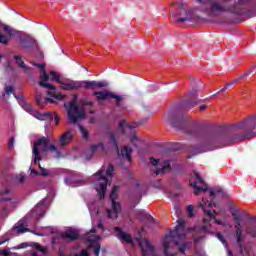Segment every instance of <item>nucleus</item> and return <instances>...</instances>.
<instances>
[{
  "label": "nucleus",
  "mask_w": 256,
  "mask_h": 256,
  "mask_svg": "<svg viewBox=\"0 0 256 256\" xmlns=\"http://www.w3.org/2000/svg\"><path fill=\"white\" fill-rule=\"evenodd\" d=\"M78 129H79L83 139H85V141H87V139H89V131H87V129H85V127H83L82 125H78Z\"/></svg>",
  "instance_id": "f704fd0d"
},
{
  "label": "nucleus",
  "mask_w": 256,
  "mask_h": 256,
  "mask_svg": "<svg viewBox=\"0 0 256 256\" xmlns=\"http://www.w3.org/2000/svg\"><path fill=\"white\" fill-rule=\"evenodd\" d=\"M40 171L38 172L41 177H49V170L43 168L41 164H38Z\"/></svg>",
  "instance_id": "ea45409f"
},
{
  "label": "nucleus",
  "mask_w": 256,
  "mask_h": 256,
  "mask_svg": "<svg viewBox=\"0 0 256 256\" xmlns=\"http://www.w3.org/2000/svg\"><path fill=\"white\" fill-rule=\"evenodd\" d=\"M44 103H55V100H53L52 98H45Z\"/></svg>",
  "instance_id": "052dcab7"
},
{
  "label": "nucleus",
  "mask_w": 256,
  "mask_h": 256,
  "mask_svg": "<svg viewBox=\"0 0 256 256\" xmlns=\"http://www.w3.org/2000/svg\"><path fill=\"white\" fill-rule=\"evenodd\" d=\"M63 91H73L75 89H81V81H70L68 83H60Z\"/></svg>",
  "instance_id": "aec40b11"
},
{
  "label": "nucleus",
  "mask_w": 256,
  "mask_h": 256,
  "mask_svg": "<svg viewBox=\"0 0 256 256\" xmlns=\"http://www.w3.org/2000/svg\"><path fill=\"white\" fill-rule=\"evenodd\" d=\"M110 99H114L115 107H117V109H120V111H123V109H125V106H123V101H125V96L117 95L115 94V92H112Z\"/></svg>",
  "instance_id": "5701e85b"
},
{
  "label": "nucleus",
  "mask_w": 256,
  "mask_h": 256,
  "mask_svg": "<svg viewBox=\"0 0 256 256\" xmlns=\"http://www.w3.org/2000/svg\"><path fill=\"white\" fill-rule=\"evenodd\" d=\"M55 121L56 125H59V115L55 112H45L44 121Z\"/></svg>",
  "instance_id": "a878e982"
},
{
  "label": "nucleus",
  "mask_w": 256,
  "mask_h": 256,
  "mask_svg": "<svg viewBox=\"0 0 256 256\" xmlns=\"http://www.w3.org/2000/svg\"><path fill=\"white\" fill-rule=\"evenodd\" d=\"M199 207L204 211V215H207L209 219H215V213H217L215 210H207L205 207H207V202L201 203L199 202Z\"/></svg>",
  "instance_id": "bb28decb"
},
{
  "label": "nucleus",
  "mask_w": 256,
  "mask_h": 256,
  "mask_svg": "<svg viewBox=\"0 0 256 256\" xmlns=\"http://www.w3.org/2000/svg\"><path fill=\"white\" fill-rule=\"evenodd\" d=\"M189 96L191 97L189 100H185L184 102H182L183 109H193V107L197 105V90H192L189 93Z\"/></svg>",
  "instance_id": "f3484780"
},
{
  "label": "nucleus",
  "mask_w": 256,
  "mask_h": 256,
  "mask_svg": "<svg viewBox=\"0 0 256 256\" xmlns=\"http://www.w3.org/2000/svg\"><path fill=\"white\" fill-rule=\"evenodd\" d=\"M191 116L176 115L172 118L171 126L178 131H182L190 137H199L201 134V124L198 122H190Z\"/></svg>",
  "instance_id": "f03ea898"
},
{
  "label": "nucleus",
  "mask_w": 256,
  "mask_h": 256,
  "mask_svg": "<svg viewBox=\"0 0 256 256\" xmlns=\"http://www.w3.org/2000/svg\"><path fill=\"white\" fill-rule=\"evenodd\" d=\"M13 145H15V138H11L8 142V149H13Z\"/></svg>",
  "instance_id": "6e6d98bb"
},
{
  "label": "nucleus",
  "mask_w": 256,
  "mask_h": 256,
  "mask_svg": "<svg viewBox=\"0 0 256 256\" xmlns=\"http://www.w3.org/2000/svg\"><path fill=\"white\" fill-rule=\"evenodd\" d=\"M167 169H171V161L170 160H165L163 163L162 168L155 170V175H163Z\"/></svg>",
  "instance_id": "cd10ccee"
},
{
  "label": "nucleus",
  "mask_w": 256,
  "mask_h": 256,
  "mask_svg": "<svg viewBox=\"0 0 256 256\" xmlns=\"http://www.w3.org/2000/svg\"><path fill=\"white\" fill-rule=\"evenodd\" d=\"M59 141H60V145H62V147H65V145H69V143H71L73 141V133L71 132V130L64 132L60 136Z\"/></svg>",
  "instance_id": "4be33fe9"
},
{
  "label": "nucleus",
  "mask_w": 256,
  "mask_h": 256,
  "mask_svg": "<svg viewBox=\"0 0 256 256\" xmlns=\"http://www.w3.org/2000/svg\"><path fill=\"white\" fill-rule=\"evenodd\" d=\"M187 211H188V217H193V206L192 205H189L187 207Z\"/></svg>",
  "instance_id": "5fc2aeb1"
},
{
  "label": "nucleus",
  "mask_w": 256,
  "mask_h": 256,
  "mask_svg": "<svg viewBox=\"0 0 256 256\" xmlns=\"http://www.w3.org/2000/svg\"><path fill=\"white\" fill-rule=\"evenodd\" d=\"M48 151H52L53 153H55L57 151V146L51 144L50 146H48Z\"/></svg>",
  "instance_id": "4d7b16f0"
},
{
  "label": "nucleus",
  "mask_w": 256,
  "mask_h": 256,
  "mask_svg": "<svg viewBox=\"0 0 256 256\" xmlns=\"http://www.w3.org/2000/svg\"><path fill=\"white\" fill-rule=\"evenodd\" d=\"M14 59L16 61V64L20 69H23L24 72H26L28 75L31 73V67L27 66L23 59L21 58V55H14Z\"/></svg>",
  "instance_id": "b1692460"
},
{
  "label": "nucleus",
  "mask_w": 256,
  "mask_h": 256,
  "mask_svg": "<svg viewBox=\"0 0 256 256\" xmlns=\"http://www.w3.org/2000/svg\"><path fill=\"white\" fill-rule=\"evenodd\" d=\"M227 256H235V255H233V251H231V249H227Z\"/></svg>",
  "instance_id": "774afa93"
},
{
  "label": "nucleus",
  "mask_w": 256,
  "mask_h": 256,
  "mask_svg": "<svg viewBox=\"0 0 256 256\" xmlns=\"http://www.w3.org/2000/svg\"><path fill=\"white\" fill-rule=\"evenodd\" d=\"M139 141V138L137 137V134L135 132H132L131 136H130V143H132V145H134V147H139L137 145V142Z\"/></svg>",
  "instance_id": "4c0bfd02"
},
{
  "label": "nucleus",
  "mask_w": 256,
  "mask_h": 256,
  "mask_svg": "<svg viewBox=\"0 0 256 256\" xmlns=\"http://www.w3.org/2000/svg\"><path fill=\"white\" fill-rule=\"evenodd\" d=\"M198 2L201 11L206 13L208 17H216L221 13H232L233 15H243L244 13L240 4L229 6L225 0H198Z\"/></svg>",
  "instance_id": "f257e3e1"
},
{
  "label": "nucleus",
  "mask_w": 256,
  "mask_h": 256,
  "mask_svg": "<svg viewBox=\"0 0 256 256\" xmlns=\"http://www.w3.org/2000/svg\"><path fill=\"white\" fill-rule=\"evenodd\" d=\"M253 69H256V65L252 67V70H248L247 72H245L243 75H241L239 77V79H245V77H248V75H251V73H253Z\"/></svg>",
  "instance_id": "49530a36"
},
{
  "label": "nucleus",
  "mask_w": 256,
  "mask_h": 256,
  "mask_svg": "<svg viewBox=\"0 0 256 256\" xmlns=\"http://www.w3.org/2000/svg\"><path fill=\"white\" fill-rule=\"evenodd\" d=\"M178 251H180V253H182L183 255H185V251H187V244L186 243H182L179 248Z\"/></svg>",
  "instance_id": "a18cd8bd"
},
{
  "label": "nucleus",
  "mask_w": 256,
  "mask_h": 256,
  "mask_svg": "<svg viewBox=\"0 0 256 256\" xmlns=\"http://www.w3.org/2000/svg\"><path fill=\"white\" fill-rule=\"evenodd\" d=\"M123 127H127L128 129H135L137 126L136 124H129L126 120H122L119 123V129L122 132L123 135H127V132L123 129Z\"/></svg>",
  "instance_id": "c85d7f7f"
},
{
  "label": "nucleus",
  "mask_w": 256,
  "mask_h": 256,
  "mask_svg": "<svg viewBox=\"0 0 256 256\" xmlns=\"http://www.w3.org/2000/svg\"><path fill=\"white\" fill-rule=\"evenodd\" d=\"M95 175L98 177V181H102L100 182L99 188H97L96 191L100 199H103L105 197V193H107V183H109V180L101 170H99Z\"/></svg>",
  "instance_id": "4468645a"
},
{
  "label": "nucleus",
  "mask_w": 256,
  "mask_h": 256,
  "mask_svg": "<svg viewBox=\"0 0 256 256\" xmlns=\"http://www.w3.org/2000/svg\"><path fill=\"white\" fill-rule=\"evenodd\" d=\"M97 149H99V146L93 144L91 147H90V154H86V160L87 161H91V159H93V155L95 153V151H97Z\"/></svg>",
  "instance_id": "72a5a7b5"
},
{
  "label": "nucleus",
  "mask_w": 256,
  "mask_h": 256,
  "mask_svg": "<svg viewBox=\"0 0 256 256\" xmlns=\"http://www.w3.org/2000/svg\"><path fill=\"white\" fill-rule=\"evenodd\" d=\"M79 105H81L82 107H93V105H95V103L93 101H87V100H83V99H80L78 101Z\"/></svg>",
  "instance_id": "58836bf2"
},
{
  "label": "nucleus",
  "mask_w": 256,
  "mask_h": 256,
  "mask_svg": "<svg viewBox=\"0 0 256 256\" xmlns=\"http://www.w3.org/2000/svg\"><path fill=\"white\" fill-rule=\"evenodd\" d=\"M77 96H73L70 103H64V107L68 113V122L72 125L79 123V121L85 119L87 115V111L84 108H79L77 105Z\"/></svg>",
  "instance_id": "20e7f679"
},
{
  "label": "nucleus",
  "mask_w": 256,
  "mask_h": 256,
  "mask_svg": "<svg viewBox=\"0 0 256 256\" xmlns=\"http://www.w3.org/2000/svg\"><path fill=\"white\" fill-rule=\"evenodd\" d=\"M49 137L39 138L33 146L32 154L34 155V164L37 165V161H42L41 151H39V147H43V153H47L49 151Z\"/></svg>",
  "instance_id": "0eeeda50"
},
{
  "label": "nucleus",
  "mask_w": 256,
  "mask_h": 256,
  "mask_svg": "<svg viewBox=\"0 0 256 256\" xmlns=\"http://www.w3.org/2000/svg\"><path fill=\"white\" fill-rule=\"evenodd\" d=\"M232 217H234L235 225H234V237L236 243L239 247V255L240 256H251V247L245 246L243 242L245 241V235H243V227L241 226V216L233 211L231 213Z\"/></svg>",
  "instance_id": "7ed1b4c3"
},
{
  "label": "nucleus",
  "mask_w": 256,
  "mask_h": 256,
  "mask_svg": "<svg viewBox=\"0 0 256 256\" xmlns=\"http://www.w3.org/2000/svg\"><path fill=\"white\" fill-rule=\"evenodd\" d=\"M0 27H2L4 33H1L0 32V43L2 45H9V41H11V39H13V36L17 35V30L16 29H13V27L3 23L1 20H0Z\"/></svg>",
  "instance_id": "9d476101"
},
{
  "label": "nucleus",
  "mask_w": 256,
  "mask_h": 256,
  "mask_svg": "<svg viewBox=\"0 0 256 256\" xmlns=\"http://www.w3.org/2000/svg\"><path fill=\"white\" fill-rule=\"evenodd\" d=\"M109 83L107 81H95V80H84L80 81V89H87L90 91H94V89H103V87H108Z\"/></svg>",
  "instance_id": "ddd939ff"
},
{
  "label": "nucleus",
  "mask_w": 256,
  "mask_h": 256,
  "mask_svg": "<svg viewBox=\"0 0 256 256\" xmlns=\"http://www.w3.org/2000/svg\"><path fill=\"white\" fill-rule=\"evenodd\" d=\"M16 35L12 37H16V43L19 46V49H39V43L37 40L27 33H21V31L16 30Z\"/></svg>",
  "instance_id": "39448f33"
},
{
  "label": "nucleus",
  "mask_w": 256,
  "mask_h": 256,
  "mask_svg": "<svg viewBox=\"0 0 256 256\" xmlns=\"http://www.w3.org/2000/svg\"><path fill=\"white\" fill-rule=\"evenodd\" d=\"M209 195H210V197L212 198V199H215V191H213V190H209Z\"/></svg>",
  "instance_id": "69168bd1"
},
{
  "label": "nucleus",
  "mask_w": 256,
  "mask_h": 256,
  "mask_svg": "<svg viewBox=\"0 0 256 256\" xmlns=\"http://www.w3.org/2000/svg\"><path fill=\"white\" fill-rule=\"evenodd\" d=\"M114 231L115 233H117V239H119L120 241H124V243H128V245H133V238H131L130 234L123 232V230L118 226L114 228Z\"/></svg>",
  "instance_id": "a211bd4d"
},
{
  "label": "nucleus",
  "mask_w": 256,
  "mask_h": 256,
  "mask_svg": "<svg viewBox=\"0 0 256 256\" xmlns=\"http://www.w3.org/2000/svg\"><path fill=\"white\" fill-rule=\"evenodd\" d=\"M36 103L39 105V107H43V103H45V101H43L41 95H36Z\"/></svg>",
  "instance_id": "c03bdc74"
},
{
  "label": "nucleus",
  "mask_w": 256,
  "mask_h": 256,
  "mask_svg": "<svg viewBox=\"0 0 256 256\" xmlns=\"http://www.w3.org/2000/svg\"><path fill=\"white\" fill-rule=\"evenodd\" d=\"M140 249L142 252V256H157V252H155V247L151 245V242L145 238L137 239Z\"/></svg>",
  "instance_id": "f8f14e48"
},
{
  "label": "nucleus",
  "mask_w": 256,
  "mask_h": 256,
  "mask_svg": "<svg viewBox=\"0 0 256 256\" xmlns=\"http://www.w3.org/2000/svg\"><path fill=\"white\" fill-rule=\"evenodd\" d=\"M113 92L109 90L95 91L93 92V96L96 97L98 101H107L111 99V94Z\"/></svg>",
  "instance_id": "412c9836"
},
{
  "label": "nucleus",
  "mask_w": 256,
  "mask_h": 256,
  "mask_svg": "<svg viewBox=\"0 0 256 256\" xmlns=\"http://www.w3.org/2000/svg\"><path fill=\"white\" fill-rule=\"evenodd\" d=\"M49 81H56V83H61V76H59L57 72L51 71Z\"/></svg>",
  "instance_id": "473e14b6"
},
{
  "label": "nucleus",
  "mask_w": 256,
  "mask_h": 256,
  "mask_svg": "<svg viewBox=\"0 0 256 256\" xmlns=\"http://www.w3.org/2000/svg\"><path fill=\"white\" fill-rule=\"evenodd\" d=\"M177 223L178 225L175 229L170 230V237H172V239H179L180 241H183V239H185V221L178 219Z\"/></svg>",
  "instance_id": "2eb2a0df"
},
{
  "label": "nucleus",
  "mask_w": 256,
  "mask_h": 256,
  "mask_svg": "<svg viewBox=\"0 0 256 256\" xmlns=\"http://www.w3.org/2000/svg\"><path fill=\"white\" fill-rule=\"evenodd\" d=\"M61 239H68V241H77L80 239V235L79 233H77V230L76 229H69V230H66L65 232H63L61 235H60Z\"/></svg>",
  "instance_id": "6ab92c4d"
},
{
  "label": "nucleus",
  "mask_w": 256,
  "mask_h": 256,
  "mask_svg": "<svg viewBox=\"0 0 256 256\" xmlns=\"http://www.w3.org/2000/svg\"><path fill=\"white\" fill-rule=\"evenodd\" d=\"M137 217H139L141 220L146 219L147 221H153V216L143 211H138Z\"/></svg>",
  "instance_id": "7c9ffc66"
},
{
  "label": "nucleus",
  "mask_w": 256,
  "mask_h": 256,
  "mask_svg": "<svg viewBox=\"0 0 256 256\" xmlns=\"http://www.w3.org/2000/svg\"><path fill=\"white\" fill-rule=\"evenodd\" d=\"M97 147L101 149V151H105V144H103V142L98 143Z\"/></svg>",
  "instance_id": "bf43d9fd"
},
{
  "label": "nucleus",
  "mask_w": 256,
  "mask_h": 256,
  "mask_svg": "<svg viewBox=\"0 0 256 256\" xmlns=\"http://www.w3.org/2000/svg\"><path fill=\"white\" fill-rule=\"evenodd\" d=\"M193 176L195 177V181L190 183V187L195 189L194 194L199 195L201 191H203V193H207V191H209V188L207 187L205 180H203V178H201V176L197 172H193Z\"/></svg>",
  "instance_id": "9b49d317"
},
{
  "label": "nucleus",
  "mask_w": 256,
  "mask_h": 256,
  "mask_svg": "<svg viewBox=\"0 0 256 256\" xmlns=\"http://www.w3.org/2000/svg\"><path fill=\"white\" fill-rule=\"evenodd\" d=\"M0 255L9 256V251H7V250H2V251L0 252Z\"/></svg>",
  "instance_id": "0e129e2a"
},
{
  "label": "nucleus",
  "mask_w": 256,
  "mask_h": 256,
  "mask_svg": "<svg viewBox=\"0 0 256 256\" xmlns=\"http://www.w3.org/2000/svg\"><path fill=\"white\" fill-rule=\"evenodd\" d=\"M31 65L34 67H38V69L41 71L40 74V82H38V85L40 87H43L44 89H49L50 91H55V86L53 84H49V74L45 71L46 64H39L37 62H31Z\"/></svg>",
  "instance_id": "1a4fd4ad"
},
{
  "label": "nucleus",
  "mask_w": 256,
  "mask_h": 256,
  "mask_svg": "<svg viewBox=\"0 0 256 256\" xmlns=\"http://www.w3.org/2000/svg\"><path fill=\"white\" fill-rule=\"evenodd\" d=\"M17 231L18 233H27V228H25V226H23V224H20L18 227H17Z\"/></svg>",
  "instance_id": "8fccbe9b"
},
{
  "label": "nucleus",
  "mask_w": 256,
  "mask_h": 256,
  "mask_svg": "<svg viewBox=\"0 0 256 256\" xmlns=\"http://www.w3.org/2000/svg\"><path fill=\"white\" fill-rule=\"evenodd\" d=\"M114 171H115V167L112 164H109V166L106 170L107 177H113Z\"/></svg>",
  "instance_id": "79ce46f5"
},
{
  "label": "nucleus",
  "mask_w": 256,
  "mask_h": 256,
  "mask_svg": "<svg viewBox=\"0 0 256 256\" xmlns=\"http://www.w3.org/2000/svg\"><path fill=\"white\" fill-rule=\"evenodd\" d=\"M48 95H50L51 97H55V99H63V95L61 94L55 95V92H48Z\"/></svg>",
  "instance_id": "864d4df0"
},
{
  "label": "nucleus",
  "mask_w": 256,
  "mask_h": 256,
  "mask_svg": "<svg viewBox=\"0 0 256 256\" xmlns=\"http://www.w3.org/2000/svg\"><path fill=\"white\" fill-rule=\"evenodd\" d=\"M163 247H164V256H175L174 254H169V241L167 239L164 240L163 242Z\"/></svg>",
  "instance_id": "e433bc0d"
},
{
  "label": "nucleus",
  "mask_w": 256,
  "mask_h": 256,
  "mask_svg": "<svg viewBox=\"0 0 256 256\" xmlns=\"http://www.w3.org/2000/svg\"><path fill=\"white\" fill-rule=\"evenodd\" d=\"M117 191H119V186H114L110 193L112 209L107 210L108 219H117L119 217V213H121V204L117 202Z\"/></svg>",
  "instance_id": "423d86ee"
},
{
  "label": "nucleus",
  "mask_w": 256,
  "mask_h": 256,
  "mask_svg": "<svg viewBox=\"0 0 256 256\" xmlns=\"http://www.w3.org/2000/svg\"><path fill=\"white\" fill-rule=\"evenodd\" d=\"M35 117L36 119H39V121H45V113L36 112Z\"/></svg>",
  "instance_id": "09e8293b"
},
{
  "label": "nucleus",
  "mask_w": 256,
  "mask_h": 256,
  "mask_svg": "<svg viewBox=\"0 0 256 256\" xmlns=\"http://www.w3.org/2000/svg\"><path fill=\"white\" fill-rule=\"evenodd\" d=\"M14 97H15V99H17V101H19V103H23L24 111H27L28 113H31V111H33V106L25 103V101L23 100V96H18L16 94H14Z\"/></svg>",
  "instance_id": "c756f323"
},
{
  "label": "nucleus",
  "mask_w": 256,
  "mask_h": 256,
  "mask_svg": "<svg viewBox=\"0 0 256 256\" xmlns=\"http://www.w3.org/2000/svg\"><path fill=\"white\" fill-rule=\"evenodd\" d=\"M109 139H110L111 145L114 147V149H116L117 155L131 162V153H133V149L129 146H124L121 149V151H119V142H117V137L115 136V133H110Z\"/></svg>",
  "instance_id": "6e6552de"
},
{
  "label": "nucleus",
  "mask_w": 256,
  "mask_h": 256,
  "mask_svg": "<svg viewBox=\"0 0 256 256\" xmlns=\"http://www.w3.org/2000/svg\"><path fill=\"white\" fill-rule=\"evenodd\" d=\"M242 217H246L248 221H251L245 228L246 235H249L250 237L255 238L256 237V218L255 217H250L247 212H242Z\"/></svg>",
  "instance_id": "dca6fc26"
},
{
  "label": "nucleus",
  "mask_w": 256,
  "mask_h": 256,
  "mask_svg": "<svg viewBox=\"0 0 256 256\" xmlns=\"http://www.w3.org/2000/svg\"><path fill=\"white\" fill-rule=\"evenodd\" d=\"M203 223L205 225L202 226V231L207 232L208 227L211 225V218H204Z\"/></svg>",
  "instance_id": "a19ab883"
},
{
  "label": "nucleus",
  "mask_w": 256,
  "mask_h": 256,
  "mask_svg": "<svg viewBox=\"0 0 256 256\" xmlns=\"http://www.w3.org/2000/svg\"><path fill=\"white\" fill-rule=\"evenodd\" d=\"M150 163L151 165H153L154 167H157V165H159V159H155L154 157L150 158Z\"/></svg>",
  "instance_id": "603ef678"
},
{
  "label": "nucleus",
  "mask_w": 256,
  "mask_h": 256,
  "mask_svg": "<svg viewBox=\"0 0 256 256\" xmlns=\"http://www.w3.org/2000/svg\"><path fill=\"white\" fill-rule=\"evenodd\" d=\"M203 237H194V243H199Z\"/></svg>",
  "instance_id": "338daca9"
},
{
  "label": "nucleus",
  "mask_w": 256,
  "mask_h": 256,
  "mask_svg": "<svg viewBox=\"0 0 256 256\" xmlns=\"http://www.w3.org/2000/svg\"><path fill=\"white\" fill-rule=\"evenodd\" d=\"M34 248L36 251H41V253H45V251H46L45 248H43L42 245L39 243H35Z\"/></svg>",
  "instance_id": "de8ad7c7"
},
{
  "label": "nucleus",
  "mask_w": 256,
  "mask_h": 256,
  "mask_svg": "<svg viewBox=\"0 0 256 256\" xmlns=\"http://www.w3.org/2000/svg\"><path fill=\"white\" fill-rule=\"evenodd\" d=\"M4 91L8 97H11V95H13V93H15V88L11 85L5 84Z\"/></svg>",
  "instance_id": "c9c22d12"
},
{
  "label": "nucleus",
  "mask_w": 256,
  "mask_h": 256,
  "mask_svg": "<svg viewBox=\"0 0 256 256\" xmlns=\"http://www.w3.org/2000/svg\"><path fill=\"white\" fill-rule=\"evenodd\" d=\"M178 15L180 16L185 15V17H181L177 19L178 23H185V21H189V19H191V10H185L181 8Z\"/></svg>",
  "instance_id": "393cba45"
},
{
  "label": "nucleus",
  "mask_w": 256,
  "mask_h": 256,
  "mask_svg": "<svg viewBox=\"0 0 256 256\" xmlns=\"http://www.w3.org/2000/svg\"><path fill=\"white\" fill-rule=\"evenodd\" d=\"M216 237H217V239H219V241L221 242V243H223V245H227V240H225V237H223V234H221V233H217L216 234Z\"/></svg>",
  "instance_id": "37998d69"
},
{
  "label": "nucleus",
  "mask_w": 256,
  "mask_h": 256,
  "mask_svg": "<svg viewBox=\"0 0 256 256\" xmlns=\"http://www.w3.org/2000/svg\"><path fill=\"white\" fill-rule=\"evenodd\" d=\"M78 256H89V252H87V250H82L81 254H78Z\"/></svg>",
  "instance_id": "680f3d73"
},
{
  "label": "nucleus",
  "mask_w": 256,
  "mask_h": 256,
  "mask_svg": "<svg viewBox=\"0 0 256 256\" xmlns=\"http://www.w3.org/2000/svg\"><path fill=\"white\" fill-rule=\"evenodd\" d=\"M227 87H233V82L227 83L224 88H222L220 91L217 92V94L227 91Z\"/></svg>",
  "instance_id": "3c124183"
},
{
  "label": "nucleus",
  "mask_w": 256,
  "mask_h": 256,
  "mask_svg": "<svg viewBox=\"0 0 256 256\" xmlns=\"http://www.w3.org/2000/svg\"><path fill=\"white\" fill-rule=\"evenodd\" d=\"M98 229H100L101 231H105V226L103 225V222H98V225H97Z\"/></svg>",
  "instance_id": "13d9d810"
},
{
  "label": "nucleus",
  "mask_w": 256,
  "mask_h": 256,
  "mask_svg": "<svg viewBox=\"0 0 256 256\" xmlns=\"http://www.w3.org/2000/svg\"><path fill=\"white\" fill-rule=\"evenodd\" d=\"M88 113H90V115H95V108L90 107V108L88 109Z\"/></svg>",
  "instance_id": "e2e57ef3"
},
{
  "label": "nucleus",
  "mask_w": 256,
  "mask_h": 256,
  "mask_svg": "<svg viewBox=\"0 0 256 256\" xmlns=\"http://www.w3.org/2000/svg\"><path fill=\"white\" fill-rule=\"evenodd\" d=\"M90 243H94V245H91L94 249V255L99 256V253H101V244L97 243L95 240H90Z\"/></svg>",
  "instance_id": "2f4dec72"
}]
</instances>
